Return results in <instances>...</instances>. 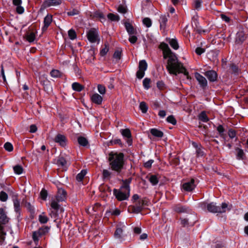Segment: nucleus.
Segmentation results:
<instances>
[{"label": "nucleus", "mask_w": 248, "mask_h": 248, "mask_svg": "<svg viewBox=\"0 0 248 248\" xmlns=\"http://www.w3.org/2000/svg\"><path fill=\"white\" fill-rule=\"evenodd\" d=\"M159 48L163 51L164 59H168L166 67L169 73L175 75L183 73L187 79H189L190 77L188 72L183 64L178 61L176 55L171 51L168 45L165 43H162Z\"/></svg>", "instance_id": "1"}, {"label": "nucleus", "mask_w": 248, "mask_h": 248, "mask_svg": "<svg viewBox=\"0 0 248 248\" xmlns=\"http://www.w3.org/2000/svg\"><path fill=\"white\" fill-rule=\"evenodd\" d=\"M108 159L111 170L117 173H120L124 164V154L111 152L108 155Z\"/></svg>", "instance_id": "2"}, {"label": "nucleus", "mask_w": 248, "mask_h": 248, "mask_svg": "<svg viewBox=\"0 0 248 248\" xmlns=\"http://www.w3.org/2000/svg\"><path fill=\"white\" fill-rule=\"evenodd\" d=\"M131 181V178L124 180L123 181V185L119 189H113V194L118 200L121 201L128 199L130 191L129 185Z\"/></svg>", "instance_id": "3"}, {"label": "nucleus", "mask_w": 248, "mask_h": 248, "mask_svg": "<svg viewBox=\"0 0 248 248\" xmlns=\"http://www.w3.org/2000/svg\"><path fill=\"white\" fill-rule=\"evenodd\" d=\"M202 208H207V210L212 213H223L226 212L227 210H230V208L228 207V205L225 203H222L221 206H217L216 203L211 202L208 204L203 203L202 204Z\"/></svg>", "instance_id": "4"}, {"label": "nucleus", "mask_w": 248, "mask_h": 248, "mask_svg": "<svg viewBox=\"0 0 248 248\" xmlns=\"http://www.w3.org/2000/svg\"><path fill=\"white\" fill-rule=\"evenodd\" d=\"M9 221L4 210L3 208H0V243L1 244L5 240L6 232L3 231V227L1 224H5Z\"/></svg>", "instance_id": "5"}, {"label": "nucleus", "mask_w": 248, "mask_h": 248, "mask_svg": "<svg viewBox=\"0 0 248 248\" xmlns=\"http://www.w3.org/2000/svg\"><path fill=\"white\" fill-rule=\"evenodd\" d=\"M49 227L47 226H44L39 228L38 230L32 232V239L35 244L37 245L39 243L40 239L46 235L49 231Z\"/></svg>", "instance_id": "6"}, {"label": "nucleus", "mask_w": 248, "mask_h": 248, "mask_svg": "<svg viewBox=\"0 0 248 248\" xmlns=\"http://www.w3.org/2000/svg\"><path fill=\"white\" fill-rule=\"evenodd\" d=\"M125 226L124 223H119L116 227L114 236L116 239H119L121 242L124 239L125 234Z\"/></svg>", "instance_id": "7"}, {"label": "nucleus", "mask_w": 248, "mask_h": 248, "mask_svg": "<svg viewBox=\"0 0 248 248\" xmlns=\"http://www.w3.org/2000/svg\"><path fill=\"white\" fill-rule=\"evenodd\" d=\"M87 37L88 40L91 43L99 42L98 31L95 29H92L89 31L87 33Z\"/></svg>", "instance_id": "8"}, {"label": "nucleus", "mask_w": 248, "mask_h": 248, "mask_svg": "<svg viewBox=\"0 0 248 248\" xmlns=\"http://www.w3.org/2000/svg\"><path fill=\"white\" fill-rule=\"evenodd\" d=\"M147 68V63L145 60H141L139 62V70L137 71L136 76L139 79H141L145 75V71Z\"/></svg>", "instance_id": "9"}, {"label": "nucleus", "mask_w": 248, "mask_h": 248, "mask_svg": "<svg viewBox=\"0 0 248 248\" xmlns=\"http://www.w3.org/2000/svg\"><path fill=\"white\" fill-rule=\"evenodd\" d=\"M183 188L186 191H191L195 187L196 185L195 184V180L194 179H191L190 181L184 183L183 184Z\"/></svg>", "instance_id": "10"}, {"label": "nucleus", "mask_w": 248, "mask_h": 248, "mask_svg": "<svg viewBox=\"0 0 248 248\" xmlns=\"http://www.w3.org/2000/svg\"><path fill=\"white\" fill-rule=\"evenodd\" d=\"M195 77L201 87L204 88L207 86V81L204 77L198 73H195Z\"/></svg>", "instance_id": "11"}, {"label": "nucleus", "mask_w": 248, "mask_h": 248, "mask_svg": "<svg viewBox=\"0 0 248 248\" xmlns=\"http://www.w3.org/2000/svg\"><path fill=\"white\" fill-rule=\"evenodd\" d=\"M55 141L59 144L62 147L66 146L67 144V139L66 137L62 134H58L55 138Z\"/></svg>", "instance_id": "12"}, {"label": "nucleus", "mask_w": 248, "mask_h": 248, "mask_svg": "<svg viewBox=\"0 0 248 248\" xmlns=\"http://www.w3.org/2000/svg\"><path fill=\"white\" fill-rule=\"evenodd\" d=\"M61 2V0H45L42 6L44 8L57 6L60 5Z\"/></svg>", "instance_id": "13"}, {"label": "nucleus", "mask_w": 248, "mask_h": 248, "mask_svg": "<svg viewBox=\"0 0 248 248\" xmlns=\"http://www.w3.org/2000/svg\"><path fill=\"white\" fill-rule=\"evenodd\" d=\"M121 133L123 136L127 139V143L129 145H131L132 140L131 139V134L130 131L128 129H121Z\"/></svg>", "instance_id": "14"}, {"label": "nucleus", "mask_w": 248, "mask_h": 248, "mask_svg": "<svg viewBox=\"0 0 248 248\" xmlns=\"http://www.w3.org/2000/svg\"><path fill=\"white\" fill-rule=\"evenodd\" d=\"M13 201L14 202V206L15 212L16 213V214H20V201L18 199L17 195L16 194L13 195Z\"/></svg>", "instance_id": "15"}, {"label": "nucleus", "mask_w": 248, "mask_h": 248, "mask_svg": "<svg viewBox=\"0 0 248 248\" xmlns=\"http://www.w3.org/2000/svg\"><path fill=\"white\" fill-rule=\"evenodd\" d=\"M66 192L62 188H59L58 193L56 196V200L58 201H63L64 200L66 197Z\"/></svg>", "instance_id": "16"}, {"label": "nucleus", "mask_w": 248, "mask_h": 248, "mask_svg": "<svg viewBox=\"0 0 248 248\" xmlns=\"http://www.w3.org/2000/svg\"><path fill=\"white\" fill-rule=\"evenodd\" d=\"M52 21V16L50 15H47L44 18V25L42 28L43 31H46L50 25Z\"/></svg>", "instance_id": "17"}, {"label": "nucleus", "mask_w": 248, "mask_h": 248, "mask_svg": "<svg viewBox=\"0 0 248 248\" xmlns=\"http://www.w3.org/2000/svg\"><path fill=\"white\" fill-rule=\"evenodd\" d=\"M205 75L210 81H215L217 78L216 72L213 70L207 71Z\"/></svg>", "instance_id": "18"}, {"label": "nucleus", "mask_w": 248, "mask_h": 248, "mask_svg": "<svg viewBox=\"0 0 248 248\" xmlns=\"http://www.w3.org/2000/svg\"><path fill=\"white\" fill-rule=\"evenodd\" d=\"M13 3L14 5L16 6V10L18 14H21L23 13L24 9L21 6L22 3L21 0H13Z\"/></svg>", "instance_id": "19"}, {"label": "nucleus", "mask_w": 248, "mask_h": 248, "mask_svg": "<svg viewBox=\"0 0 248 248\" xmlns=\"http://www.w3.org/2000/svg\"><path fill=\"white\" fill-rule=\"evenodd\" d=\"M246 37L244 32L239 31L236 33L235 41L237 44H241L245 40Z\"/></svg>", "instance_id": "20"}, {"label": "nucleus", "mask_w": 248, "mask_h": 248, "mask_svg": "<svg viewBox=\"0 0 248 248\" xmlns=\"http://www.w3.org/2000/svg\"><path fill=\"white\" fill-rule=\"evenodd\" d=\"M169 16L162 15L160 16L159 22L160 28L161 30H164L166 28L167 23L168 21V16Z\"/></svg>", "instance_id": "21"}, {"label": "nucleus", "mask_w": 248, "mask_h": 248, "mask_svg": "<svg viewBox=\"0 0 248 248\" xmlns=\"http://www.w3.org/2000/svg\"><path fill=\"white\" fill-rule=\"evenodd\" d=\"M91 100L95 104H100L102 102L103 98L98 93H94L91 96Z\"/></svg>", "instance_id": "22"}, {"label": "nucleus", "mask_w": 248, "mask_h": 248, "mask_svg": "<svg viewBox=\"0 0 248 248\" xmlns=\"http://www.w3.org/2000/svg\"><path fill=\"white\" fill-rule=\"evenodd\" d=\"M151 134L157 138H162L163 136V133L156 128H152L150 130Z\"/></svg>", "instance_id": "23"}, {"label": "nucleus", "mask_w": 248, "mask_h": 248, "mask_svg": "<svg viewBox=\"0 0 248 248\" xmlns=\"http://www.w3.org/2000/svg\"><path fill=\"white\" fill-rule=\"evenodd\" d=\"M174 210L177 213H185L188 211V208L184 206L177 205L174 207Z\"/></svg>", "instance_id": "24"}, {"label": "nucleus", "mask_w": 248, "mask_h": 248, "mask_svg": "<svg viewBox=\"0 0 248 248\" xmlns=\"http://www.w3.org/2000/svg\"><path fill=\"white\" fill-rule=\"evenodd\" d=\"M60 201H58L56 199H52L50 203V206L52 209L54 210L55 211H58L60 208V205L58 203V202Z\"/></svg>", "instance_id": "25"}, {"label": "nucleus", "mask_w": 248, "mask_h": 248, "mask_svg": "<svg viewBox=\"0 0 248 248\" xmlns=\"http://www.w3.org/2000/svg\"><path fill=\"white\" fill-rule=\"evenodd\" d=\"M125 27L126 30L130 35H133L135 33L134 29L132 25L129 23H125Z\"/></svg>", "instance_id": "26"}, {"label": "nucleus", "mask_w": 248, "mask_h": 248, "mask_svg": "<svg viewBox=\"0 0 248 248\" xmlns=\"http://www.w3.org/2000/svg\"><path fill=\"white\" fill-rule=\"evenodd\" d=\"M38 219L40 223L43 224L46 223L48 220V217L44 212L39 216Z\"/></svg>", "instance_id": "27"}, {"label": "nucleus", "mask_w": 248, "mask_h": 248, "mask_svg": "<svg viewBox=\"0 0 248 248\" xmlns=\"http://www.w3.org/2000/svg\"><path fill=\"white\" fill-rule=\"evenodd\" d=\"M72 89L77 92H80L83 89V87L78 82H74L72 85Z\"/></svg>", "instance_id": "28"}, {"label": "nucleus", "mask_w": 248, "mask_h": 248, "mask_svg": "<svg viewBox=\"0 0 248 248\" xmlns=\"http://www.w3.org/2000/svg\"><path fill=\"white\" fill-rule=\"evenodd\" d=\"M93 16L95 17L98 18L101 22H104L105 21V17L102 12L100 11H96L93 14Z\"/></svg>", "instance_id": "29"}, {"label": "nucleus", "mask_w": 248, "mask_h": 248, "mask_svg": "<svg viewBox=\"0 0 248 248\" xmlns=\"http://www.w3.org/2000/svg\"><path fill=\"white\" fill-rule=\"evenodd\" d=\"M78 141L79 144L82 146H85L88 143L87 140L83 137H79Z\"/></svg>", "instance_id": "30"}, {"label": "nucleus", "mask_w": 248, "mask_h": 248, "mask_svg": "<svg viewBox=\"0 0 248 248\" xmlns=\"http://www.w3.org/2000/svg\"><path fill=\"white\" fill-rule=\"evenodd\" d=\"M87 173V171L86 170H82L80 173L77 174L76 176V179L78 181L80 182L84 178V176Z\"/></svg>", "instance_id": "31"}, {"label": "nucleus", "mask_w": 248, "mask_h": 248, "mask_svg": "<svg viewBox=\"0 0 248 248\" xmlns=\"http://www.w3.org/2000/svg\"><path fill=\"white\" fill-rule=\"evenodd\" d=\"M199 119L203 122H207L209 120L204 111L199 114Z\"/></svg>", "instance_id": "32"}, {"label": "nucleus", "mask_w": 248, "mask_h": 248, "mask_svg": "<svg viewBox=\"0 0 248 248\" xmlns=\"http://www.w3.org/2000/svg\"><path fill=\"white\" fill-rule=\"evenodd\" d=\"M57 164L62 167H65L67 165L66 158L63 156H60L57 160Z\"/></svg>", "instance_id": "33"}, {"label": "nucleus", "mask_w": 248, "mask_h": 248, "mask_svg": "<svg viewBox=\"0 0 248 248\" xmlns=\"http://www.w3.org/2000/svg\"><path fill=\"white\" fill-rule=\"evenodd\" d=\"M169 44L174 49L176 50L179 48V45L177 40L175 39H170Z\"/></svg>", "instance_id": "34"}, {"label": "nucleus", "mask_w": 248, "mask_h": 248, "mask_svg": "<svg viewBox=\"0 0 248 248\" xmlns=\"http://www.w3.org/2000/svg\"><path fill=\"white\" fill-rule=\"evenodd\" d=\"M13 169L15 173L18 175L21 174L23 171L22 167L19 165L14 166Z\"/></svg>", "instance_id": "35"}, {"label": "nucleus", "mask_w": 248, "mask_h": 248, "mask_svg": "<svg viewBox=\"0 0 248 248\" xmlns=\"http://www.w3.org/2000/svg\"><path fill=\"white\" fill-rule=\"evenodd\" d=\"M236 150L237 151V159L239 160L243 159L244 155L243 150L239 148H237Z\"/></svg>", "instance_id": "36"}, {"label": "nucleus", "mask_w": 248, "mask_h": 248, "mask_svg": "<svg viewBox=\"0 0 248 248\" xmlns=\"http://www.w3.org/2000/svg\"><path fill=\"white\" fill-rule=\"evenodd\" d=\"M151 80L149 78H145L143 80V86L146 90H148L150 88Z\"/></svg>", "instance_id": "37"}, {"label": "nucleus", "mask_w": 248, "mask_h": 248, "mask_svg": "<svg viewBox=\"0 0 248 248\" xmlns=\"http://www.w3.org/2000/svg\"><path fill=\"white\" fill-rule=\"evenodd\" d=\"M144 201H142L141 204L140 203V205L137 207H133V211L136 213H139L142 210V206L144 205Z\"/></svg>", "instance_id": "38"}, {"label": "nucleus", "mask_w": 248, "mask_h": 248, "mask_svg": "<svg viewBox=\"0 0 248 248\" xmlns=\"http://www.w3.org/2000/svg\"><path fill=\"white\" fill-rule=\"evenodd\" d=\"M50 75L53 78H57L61 76V73L58 70L53 69L50 72Z\"/></svg>", "instance_id": "39"}, {"label": "nucleus", "mask_w": 248, "mask_h": 248, "mask_svg": "<svg viewBox=\"0 0 248 248\" xmlns=\"http://www.w3.org/2000/svg\"><path fill=\"white\" fill-rule=\"evenodd\" d=\"M149 181L153 186H155L158 183V180L155 175H152L150 176Z\"/></svg>", "instance_id": "40"}, {"label": "nucleus", "mask_w": 248, "mask_h": 248, "mask_svg": "<svg viewBox=\"0 0 248 248\" xmlns=\"http://www.w3.org/2000/svg\"><path fill=\"white\" fill-rule=\"evenodd\" d=\"M143 24L147 28H149L152 26V21L150 18L145 17L142 20Z\"/></svg>", "instance_id": "41"}, {"label": "nucleus", "mask_w": 248, "mask_h": 248, "mask_svg": "<svg viewBox=\"0 0 248 248\" xmlns=\"http://www.w3.org/2000/svg\"><path fill=\"white\" fill-rule=\"evenodd\" d=\"M35 39V35L33 32H31L27 35V40L30 42H32Z\"/></svg>", "instance_id": "42"}, {"label": "nucleus", "mask_w": 248, "mask_h": 248, "mask_svg": "<svg viewBox=\"0 0 248 248\" xmlns=\"http://www.w3.org/2000/svg\"><path fill=\"white\" fill-rule=\"evenodd\" d=\"M4 148L6 151L8 152H11L13 150V146L12 144L9 142H6L4 144Z\"/></svg>", "instance_id": "43"}, {"label": "nucleus", "mask_w": 248, "mask_h": 248, "mask_svg": "<svg viewBox=\"0 0 248 248\" xmlns=\"http://www.w3.org/2000/svg\"><path fill=\"white\" fill-rule=\"evenodd\" d=\"M108 17L111 21H118L119 18L117 15L110 13L108 15Z\"/></svg>", "instance_id": "44"}, {"label": "nucleus", "mask_w": 248, "mask_h": 248, "mask_svg": "<svg viewBox=\"0 0 248 248\" xmlns=\"http://www.w3.org/2000/svg\"><path fill=\"white\" fill-rule=\"evenodd\" d=\"M8 199V195L6 192L1 191L0 193V200L1 202H5Z\"/></svg>", "instance_id": "45"}, {"label": "nucleus", "mask_w": 248, "mask_h": 248, "mask_svg": "<svg viewBox=\"0 0 248 248\" xmlns=\"http://www.w3.org/2000/svg\"><path fill=\"white\" fill-rule=\"evenodd\" d=\"M102 174L104 178H109L111 172L108 170H103Z\"/></svg>", "instance_id": "46"}, {"label": "nucleus", "mask_w": 248, "mask_h": 248, "mask_svg": "<svg viewBox=\"0 0 248 248\" xmlns=\"http://www.w3.org/2000/svg\"><path fill=\"white\" fill-rule=\"evenodd\" d=\"M68 36L71 40L75 39L77 37L76 32L72 29L68 31Z\"/></svg>", "instance_id": "47"}, {"label": "nucleus", "mask_w": 248, "mask_h": 248, "mask_svg": "<svg viewBox=\"0 0 248 248\" xmlns=\"http://www.w3.org/2000/svg\"><path fill=\"white\" fill-rule=\"evenodd\" d=\"M168 122L175 125L176 124V121L174 117L172 115L169 116L167 118Z\"/></svg>", "instance_id": "48"}, {"label": "nucleus", "mask_w": 248, "mask_h": 248, "mask_svg": "<svg viewBox=\"0 0 248 248\" xmlns=\"http://www.w3.org/2000/svg\"><path fill=\"white\" fill-rule=\"evenodd\" d=\"M97 89L99 93L101 94H104L106 93V88L103 85H98L97 86Z\"/></svg>", "instance_id": "49"}, {"label": "nucleus", "mask_w": 248, "mask_h": 248, "mask_svg": "<svg viewBox=\"0 0 248 248\" xmlns=\"http://www.w3.org/2000/svg\"><path fill=\"white\" fill-rule=\"evenodd\" d=\"M202 2L200 0H195L193 3V5L196 9H200Z\"/></svg>", "instance_id": "50"}, {"label": "nucleus", "mask_w": 248, "mask_h": 248, "mask_svg": "<svg viewBox=\"0 0 248 248\" xmlns=\"http://www.w3.org/2000/svg\"><path fill=\"white\" fill-rule=\"evenodd\" d=\"M47 196V193L46 190L45 189H42L40 192V196L41 198L44 200H46Z\"/></svg>", "instance_id": "51"}, {"label": "nucleus", "mask_w": 248, "mask_h": 248, "mask_svg": "<svg viewBox=\"0 0 248 248\" xmlns=\"http://www.w3.org/2000/svg\"><path fill=\"white\" fill-rule=\"evenodd\" d=\"M181 224L184 226H187L189 225L188 219L186 218H183L181 219Z\"/></svg>", "instance_id": "52"}, {"label": "nucleus", "mask_w": 248, "mask_h": 248, "mask_svg": "<svg viewBox=\"0 0 248 248\" xmlns=\"http://www.w3.org/2000/svg\"><path fill=\"white\" fill-rule=\"evenodd\" d=\"M205 52V49L202 47H197L195 50L197 54L200 55Z\"/></svg>", "instance_id": "53"}, {"label": "nucleus", "mask_w": 248, "mask_h": 248, "mask_svg": "<svg viewBox=\"0 0 248 248\" xmlns=\"http://www.w3.org/2000/svg\"><path fill=\"white\" fill-rule=\"evenodd\" d=\"M153 162H154L153 160H152V159L149 160L147 161V162H146L144 164V166L146 168H150L151 167L152 165Z\"/></svg>", "instance_id": "54"}, {"label": "nucleus", "mask_w": 248, "mask_h": 248, "mask_svg": "<svg viewBox=\"0 0 248 248\" xmlns=\"http://www.w3.org/2000/svg\"><path fill=\"white\" fill-rule=\"evenodd\" d=\"M129 41L131 43L134 44L137 41V37L135 35H131L129 38Z\"/></svg>", "instance_id": "55"}, {"label": "nucleus", "mask_w": 248, "mask_h": 248, "mask_svg": "<svg viewBox=\"0 0 248 248\" xmlns=\"http://www.w3.org/2000/svg\"><path fill=\"white\" fill-rule=\"evenodd\" d=\"M118 11L120 13L124 14L126 12V9L124 6L120 5L118 8Z\"/></svg>", "instance_id": "56"}, {"label": "nucleus", "mask_w": 248, "mask_h": 248, "mask_svg": "<svg viewBox=\"0 0 248 248\" xmlns=\"http://www.w3.org/2000/svg\"><path fill=\"white\" fill-rule=\"evenodd\" d=\"M228 135L231 139L234 138L236 136L235 131L230 129L228 131Z\"/></svg>", "instance_id": "57"}, {"label": "nucleus", "mask_w": 248, "mask_h": 248, "mask_svg": "<svg viewBox=\"0 0 248 248\" xmlns=\"http://www.w3.org/2000/svg\"><path fill=\"white\" fill-rule=\"evenodd\" d=\"M121 55V53L120 51H116L115 52L113 55V57L114 58L116 59L117 60H119L120 59Z\"/></svg>", "instance_id": "58"}, {"label": "nucleus", "mask_w": 248, "mask_h": 248, "mask_svg": "<svg viewBox=\"0 0 248 248\" xmlns=\"http://www.w3.org/2000/svg\"><path fill=\"white\" fill-rule=\"evenodd\" d=\"M37 127L34 124H32L30 126V132L31 133H34L37 131Z\"/></svg>", "instance_id": "59"}, {"label": "nucleus", "mask_w": 248, "mask_h": 248, "mask_svg": "<svg viewBox=\"0 0 248 248\" xmlns=\"http://www.w3.org/2000/svg\"><path fill=\"white\" fill-rule=\"evenodd\" d=\"M57 211H55L54 210H53L51 211V212L49 213V215L51 217L56 218L57 217Z\"/></svg>", "instance_id": "60"}, {"label": "nucleus", "mask_w": 248, "mask_h": 248, "mask_svg": "<svg viewBox=\"0 0 248 248\" xmlns=\"http://www.w3.org/2000/svg\"><path fill=\"white\" fill-rule=\"evenodd\" d=\"M78 11L77 10H73L71 11H69L67 12V15L70 16H73L76 15H78Z\"/></svg>", "instance_id": "61"}, {"label": "nucleus", "mask_w": 248, "mask_h": 248, "mask_svg": "<svg viewBox=\"0 0 248 248\" xmlns=\"http://www.w3.org/2000/svg\"><path fill=\"white\" fill-rule=\"evenodd\" d=\"M217 130L220 135L222 134L224 131V128L221 125H219L217 126Z\"/></svg>", "instance_id": "62"}, {"label": "nucleus", "mask_w": 248, "mask_h": 248, "mask_svg": "<svg viewBox=\"0 0 248 248\" xmlns=\"http://www.w3.org/2000/svg\"><path fill=\"white\" fill-rule=\"evenodd\" d=\"M46 79L45 75H43L41 77L39 78V80H40V82L43 84V85H45V80Z\"/></svg>", "instance_id": "63"}, {"label": "nucleus", "mask_w": 248, "mask_h": 248, "mask_svg": "<svg viewBox=\"0 0 248 248\" xmlns=\"http://www.w3.org/2000/svg\"><path fill=\"white\" fill-rule=\"evenodd\" d=\"M159 116L161 118H164L166 115V113L164 110H160L158 112Z\"/></svg>", "instance_id": "64"}]
</instances>
